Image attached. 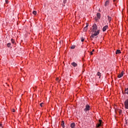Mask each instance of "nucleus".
<instances>
[{
	"mask_svg": "<svg viewBox=\"0 0 128 128\" xmlns=\"http://www.w3.org/2000/svg\"><path fill=\"white\" fill-rule=\"evenodd\" d=\"M74 48H76V45H72L70 47V48L72 50H74Z\"/></svg>",
	"mask_w": 128,
	"mask_h": 128,
	"instance_id": "obj_17",
	"label": "nucleus"
},
{
	"mask_svg": "<svg viewBox=\"0 0 128 128\" xmlns=\"http://www.w3.org/2000/svg\"><path fill=\"white\" fill-rule=\"evenodd\" d=\"M90 106L88 104H86V108H84V111L85 112H86L88 110H90Z\"/></svg>",
	"mask_w": 128,
	"mask_h": 128,
	"instance_id": "obj_1",
	"label": "nucleus"
},
{
	"mask_svg": "<svg viewBox=\"0 0 128 128\" xmlns=\"http://www.w3.org/2000/svg\"><path fill=\"white\" fill-rule=\"evenodd\" d=\"M122 52H120V50H116V54H120Z\"/></svg>",
	"mask_w": 128,
	"mask_h": 128,
	"instance_id": "obj_12",
	"label": "nucleus"
},
{
	"mask_svg": "<svg viewBox=\"0 0 128 128\" xmlns=\"http://www.w3.org/2000/svg\"><path fill=\"white\" fill-rule=\"evenodd\" d=\"M94 32V36H98V34H100V30H98L97 31L95 30V31H93Z\"/></svg>",
	"mask_w": 128,
	"mask_h": 128,
	"instance_id": "obj_5",
	"label": "nucleus"
},
{
	"mask_svg": "<svg viewBox=\"0 0 128 128\" xmlns=\"http://www.w3.org/2000/svg\"><path fill=\"white\" fill-rule=\"evenodd\" d=\"M92 54H94L92 53V52H90V56H92Z\"/></svg>",
	"mask_w": 128,
	"mask_h": 128,
	"instance_id": "obj_26",
	"label": "nucleus"
},
{
	"mask_svg": "<svg viewBox=\"0 0 128 128\" xmlns=\"http://www.w3.org/2000/svg\"><path fill=\"white\" fill-rule=\"evenodd\" d=\"M98 122L96 124V128H100V126H102V120H99Z\"/></svg>",
	"mask_w": 128,
	"mask_h": 128,
	"instance_id": "obj_3",
	"label": "nucleus"
},
{
	"mask_svg": "<svg viewBox=\"0 0 128 128\" xmlns=\"http://www.w3.org/2000/svg\"><path fill=\"white\" fill-rule=\"evenodd\" d=\"M88 24L86 23V26H85L84 28V32H86L88 30Z\"/></svg>",
	"mask_w": 128,
	"mask_h": 128,
	"instance_id": "obj_8",
	"label": "nucleus"
},
{
	"mask_svg": "<svg viewBox=\"0 0 128 128\" xmlns=\"http://www.w3.org/2000/svg\"><path fill=\"white\" fill-rule=\"evenodd\" d=\"M114 2H116V0H113Z\"/></svg>",
	"mask_w": 128,
	"mask_h": 128,
	"instance_id": "obj_29",
	"label": "nucleus"
},
{
	"mask_svg": "<svg viewBox=\"0 0 128 128\" xmlns=\"http://www.w3.org/2000/svg\"><path fill=\"white\" fill-rule=\"evenodd\" d=\"M122 110H119L118 112H119L120 114H122Z\"/></svg>",
	"mask_w": 128,
	"mask_h": 128,
	"instance_id": "obj_24",
	"label": "nucleus"
},
{
	"mask_svg": "<svg viewBox=\"0 0 128 128\" xmlns=\"http://www.w3.org/2000/svg\"><path fill=\"white\" fill-rule=\"evenodd\" d=\"M32 14L36 16V10L33 11Z\"/></svg>",
	"mask_w": 128,
	"mask_h": 128,
	"instance_id": "obj_22",
	"label": "nucleus"
},
{
	"mask_svg": "<svg viewBox=\"0 0 128 128\" xmlns=\"http://www.w3.org/2000/svg\"><path fill=\"white\" fill-rule=\"evenodd\" d=\"M97 76H99V78H100V76H102V74L100 72H98Z\"/></svg>",
	"mask_w": 128,
	"mask_h": 128,
	"instance_id": "obj_15",
	"label": "nucleus"
},
{
	"mask_svg": "<svg viewBox=\"0 0 128 128\" xmlns=\"http://www.w3.org/2000/svg\"><path fill=\"white\" fill-rule=\"evenodd\" d=\"M94 36H96L95 35H94V34H92L90 36V38H94Z\"/></svg>",
	"mask_w": 128,
	"mask_h": 128,
	"instance_id": "obj_23",
	"label": "nucleus"
},
{
	"mask_svg": "<svg viewBox=\"0 0 128 128\" xmlns=\"http://www.w3.org/2000/svg\"><path fill=\"white\" fill-rule=\"evenodd\" d=\"M92 28H93V32H94L96 30H98V26H96V24H93L92 26Z\"/></svg>",
	"mask_w": 128,
	"mask_h": 128,
	"instance_id": "obj_4",
	"label": "nucleus"
},
{
	"mask_svg": "<svg viewBox=\"0 0 128 128\" xmlns=\"http://www.w3.org/2000/svg\"><path fill=\"white\" fill-rule=\"evenodd\" d=\"M110 4V1L108 0H106L104 4V6H108Z\"/></svg>",
	"mask_w": 128,
	"mask_h": 128,
	"instance_id": "obj_7",
	"label": "nucleus"
},
{
	"mask_svg": "<svg viewBox=\"0 0 128 128\" xmlns=\"http://www.w3.org/2000/svg\"><path fill=\"white\" fill-rule=\"evenodd\" d=\"M11 42L12 44H14V40L12 38L11 39Z\"/></svg>",
	"mask_w": 128,
	"mask_h": 128,
	"instance_id": "obj_21",
	"label": "nucleus"
},
{
	"mask_svg": "<svg viewBox=\"0 0 128 128\" xmlns=\"http://www.w3.org/2000/svg\"><path fill=\"white\" fill-rule=\"evenodd\" d=\"M12 112H16V110H15L14 109H12Z\"/></svg>",
	"mask_w": 128,
	"mask_h": 128,
	"instance_id": "obj_25",
	"label": "nucleus"
},
{
	"mask_svg": "<svg viewBox=\"0 0 128 128\" xmlns=\"http://www.w3.org/2000/svg\"><path fill=\"white\" fill-rule=\"evenodd\" d=\"M6 4H8V0H6Z\"/></svg>",
	"mask_w": 128,
	"mask_h": 128,
	"instance_id": "obj_28",
	"label": "nucleus"
},
{
	"mask_svg": "<svg viewBox=\"0 0 128 128\" xmlns=\"http://www.w3.org/2000/svg\"><path fill=\"white\" fill-rule=\"evenodd\" d=\"M42 104H44V103H43V102L40 103V106H42Z\"/></svg>",
	"mask_w": 128,
	"mask_h": 128,
	"instance_id": "obj_27",
	"label": "nucleus"
},
{
	"mask_svg": "<svg viewBox=\"0 0 128 128\" xmlns=\"http://www.w3.org/2000/svg\"><path fill=\"white\" fill-rule=\"evenodd\" d=\"M94 52V49H93L92 50V52Z\"/></svg>",
	"mask_w": 128,
	"mask_h": 128,
	"instance_id": "obj_30",
	"label": "nucleus"
},
{
	"mask_svg": "<svg viewBox=\"0 0 128 128\" xmlns=\"http://www.w3.org/2000/svg\"><path fill=\"white\" fill-rule=\"evenodd\" d=\"M2 126V124H0V126Z\"/></svg>",
	"mask_w": 128,
	"mask_h": 128,
	"instance_id": "obj_31",
	"label": "nucleus"
},
{
	"mask_svg": "<svg viewBox=\"0 0 128 128\" xmlns=\"http://www.w3.org/2000/svg\"><path fill=\"white\" fill-rule=\"evenodd\" d=\"M108 20H110H110H112V18L108 16Z\"/></svg>",
	"mask_w": 128,
	"mask_h": 128,
	"instance_id": "obj_19",
	"label": "nucleus"
},
{
	"mask_svg": "<svg viewBox=\"0 0 128 128\" xmlns=\"http://www.w3.org/2000/svg\"><path fill=\"white\" fill-rule=\"evenodd\" d=\"M96 16L98 17V18H100V13L98 12L96 14Z\"/></svg>",
	"mask_w": 128,
	"mask_h": 128,
	"instance_id": "obj_14",
	"label": "nucleus"
},
{
	"mask_svg": "<svg viewBox=\"0 0 128 128\" xmlns=\"http://www.w3.org/2000/svg\"><path fill=\"white\" fill-rule=\"evenodd\" d=\"M10 46H12V44L10 43H8L7 44V46L8 48H10Z\"/></svg>",
	"mask_w": 128,
	"mask_h": 128,
	"instance_id": "obj_18",
	"label": "nucleus"
},
{
	"mask_svg": "<svg viewBox=\"0 0 128 128\" xmlns=\"http://www.w3.org/2000/svg\"><path fill=\"white\" fill-rule=\"evenodd\" d=\"M81 42H84V37H82Z\"/></svg>",
	"mask_w": 128,
	"mask_h": 128,
	"instance_id": "obj_20",
	"label": "nucleus"
},
{
	"mask_svg": "<svg viewBox=\"0 0 128 128\" xmlns=\"http://www.w3.org/2000/svg\"><path fill=\"white\" fill-rule=\"evenodd\" d=\"M61 125L62 128H64V121H62Z\"/></svg>",
	"mask_w": 128,
	"mask_h": 128,
	"instance_id": "obj_16",
	"label": "nucleus"
},
{
	"mask_svg": "<svg viewBox=\"0 0 128 128\" xmlns=\"http://www.w3.org/2000/svg\"><path fill=\"white\" fill-rule=\"evenodd\" d=\"M125 108L128 110V99L126 100L124 102Z\"/></svg>",
	"mask_w": 128,
	"mask_h": 128,
	"instance_id": "obj_2",
	"label": "nucleus"
},
{
	"mask_svg": "<svg viewBox=\"0 0 128 128\" xmlns=\"http://www.w3.org/2000/svg\"><path fill=\"white\" fill-rule=\"evenodd\" d=\"M67 0H63V6H66V4Z\"/></svg>",
	"mask_w": 128,
	"mask_h": 128,
	"instance_id": "obj_13",
	"label": "nucleus"
},
{
	"mask_svg": "<svg viewBox=\"0 0 128 128\" xmlns=\"http://www.w3.org/2000/svg\"><path fill=\"white\" fill-rule=\"evenodd\" d=\"M108 28V25L105 26L103 28H102V31L103 32H106V28Z\"/></svg>",
	"mask_w": 128,
	"mask_h": 128,
	"instance_id": "obj_9",
	"label": "nucleus"
},
{
	"mask_svg": "<svg viewBox=\"0 0 128 128\" xmlns=\"http://www.w3.org/2000/svg\"><path fill=\"white\" fill-rule=\"evenodd\" d=\"M70 126L71 128H74L76 126V124L74 122H72L70 124Z\"/></svg>",
	"mask_w": 128,
	"mask_h": 128,
	"instance_id": "obj_10",
	"label": "nucleus"
},
{
	"mask_svg": "<svg viewBox=\"0 0 128 128\" xmlns=\"http://www.w3.org/2000/svg\"><path fill=\"white\" fill-rule=\"evenodd\" d=\"M122 76H124V71H122L121 74L118 75V78H122Z\"/></svg>",
	"mask_w": 128,
	"mask_h": 128,
	"instance_id": "obj_6",
	"label": "nucleus"
},
{
	"mask_svg": "<svg viewBox=\"0 0 128 128\" xmlns=\"http://www.w3.org/2000/svg\"><path fill=\"white\" fill-rule=\"evenodd\" d=\"M71 64L74 66V68H76V66H78V64L76 63L75 62H73Z\"/></svg>",
	"mask_w": 128,
	"mask_h": 128,
	"instance_id": "obj_11",
	"label": "nucleus"
}]
</instances>
